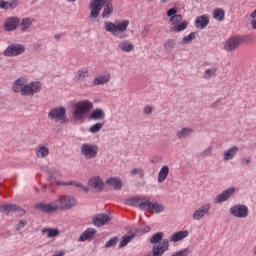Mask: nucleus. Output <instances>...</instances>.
Listing matches in <instances>:
<instances>
[{
	"instance_id": "nucleus-1",
	"label": "nucleus",
	"mask_w": 256,
	"mask_h": 256,
	"mask_svg": "<svg viewBox=\"0 0 256 256\" xmlns=\"http://www.w3.org/2000/svg\"><path fill=\"white\" fill-rule=\"evenodd\" d=\"M75 205H77V200H75V198L70 196H62L60 199L52 203H38L35 205V207L44 213H53L55 211L71 209L72 207H75Z\"/></svg>"
},
{
	"instance_id": "nucleus-2",
	"label": "nucleus",
	"mask_w": 256,
	"mask_h": 256,
	"mask_svg": "<svg viewBox=\"0 0 256 256\" xmlns=\"http://www.w3.org/2000/svg\"><path fill=\"white\" fill-rule=\"evenodd\" d=\"M12 89L14 93H21V95H24L25 97H33L35 93H39V91H41V83H27L25 78H19L12 84Z\"/></svg>"
},
{
	"instance_id": "nucleus-3",
	"label": "nucleus",
	"mask_w": 256,
	"mask_h": 256,
	"mask_svg": "<svg viewBox=\"0 0 256 256\" xmlns=\"http://www.w3.org/2000/svg\"><path fill=\"white\" fill-rule=\"evenodd\" d=\"M89 9L90 19H97L99 17V14L101 13V9H103V19H107L111 15H113V4L111 2L107 3V0H91Z\"/></svg>"
},
{
	"instance_id": "nucleus-4",
	"label": "nucleus",
	"mask_w": 256,
	"mask_h": 256,
	"mask_svg": "<svg viewBox=\"0 0 256 256\" xmlns=\"http://www.w3.org/2000/svg\"><path fill=\"white\" fill-rule=\"evenodd\" d=\"M129 20H123V21H106L104 22V29L107 31V33H111L113 37H119V39H125L127 35L125 33L127 32V29L129 28Z\"/></svg>"
},
{
	"instance_id": "nucleus-5",
	"label": "nucleus",
	"mask_w": 256,
	"mask_h": 256,
	"mask_svg": "<svg viewBox=\"0 0 256 256\" xmlns=\"http://www.w3.org/2000/svg\"><path fill=\"white\" fill-rule=\"evenodd\" d=\"M93 109V102L89 100H80L72 105V115L75 121H79L80 123H83L85 119V115L87 113H91V110Z\"/></svg>"
},
{
	"instance_id": "nucleus-6",
	"label": "nucleus",
	"mask_w": 256,
	"mask_h": 256,
	"mask_svg": "<svg viewBox=\"0 0 256 256\" xmlns=\"http://www.w3.org/2000/svg\"><path fill=\"white\" fill-rule=\"evenodd\" d=\"M167 17H170L169 21L173 25L172 31L174 33H181V31H185L189 26V22L187 20L183 21V16L177 14V8H170L167 11Z\"/></svg>"
},
{
	"instance_id": "nucleus-7",
	"label": "nucleus",
	"mask_w": 256,
	"mask_h": 256,
	"mask_svg": "<svg viewBox=\"0 0 256 256\" xmlns=\"http://www.w3.org/2000/svg\"><path fill=\"white\" fill-rule=\"evenodd\" d=\"M161 239H163V233L158 232L154 234L151 239L150 243H153V255L154 256H162L165 251H169V241L167 239L163 240L162 242Z\"/></svg>"
},
{
	"instance_id": "nucleus-8",
	"label": "nucleus",
	"mask_w": 256,
	"mask_h": 256,
	"mask_svg": "<svg viewBox=\"0 0 256 256\" xmlns=\"http://www.w3.org/2000/svg\"><path fill=\"white\" fill-rule=\"evenodd\" d=\"M99 153V147L95 144L85 143L81 146V154L85 159H95Z\"/></svg>"
},
{
	"instance_id": "nucleus-9",
	"label": "nucleus",
	"mask_w": 256,
	"mask_h": 256,
	"mask_svg": "<svg viewBox=\"0 0 256 256\" xmlns=\"http://www.w3.org/2000/svg\"><path fill=\"white\" fill-rule=\"evenodd\" d=\"M230 215L238 219H246L249 217V207L244 204H235L230 208Z\"/></svg>"
},
{
	"instance_id": "nucleus-10",
	"label": "nucleus",
	"mask_w": 256,
	"mask_h": 256,
	"mask_svg": "<svg viewBox=\"0 0 256 256\" xmlns=\"http://www.w3.org/2000/svg\"><path fill=\"white\" fill-rule=\"evenodd\" d=\"M242 43H245V38L234 36L229 38L224 45V48L226 51H235L239 45H242Z\"/></svg>"
},
{
	"instance_id": "nucleus-11",
	"label": "nucleus",
	"mask_w": 256,
	"mask_h": 256,
	"mask_svg": "<svg viewBox=\"0 0 256 256\" xmlns=\"http://www.w3.org/2000/svg\"><path fill=\"white\" fill-rule=\"evenodd\" d=\"M65 115H67V109L65 107L53 108L48 113L49 119L54 121H65Z\"/></svg>"
},
{
	"instance_id": "nucleus-12",
	"label": "nucleus",
	"mask_w": 256,
	"mask_h": 256,
	"mask_svg": "<svg viewBox=\"0 0 256 256\" xmlns=\"http://www.w3.org/2000/svg\"><path fill=\"white\" fill-rule=\"evenodd\" d=\"M22 53H25V46L21 44L10 45L4 51V55L6 57H16L17 55H22Z\"/></svg>"
},
{
	"instance_id": "nucleus-13",
	"label": "nucleus",
	"mask_w": 256,
	"mask_h": 256,
	"mask_svg": "<svg viewBox=\"0 0 256 256\" xmlns=\"http://www.w3.org/2000/svg\"><path fill=\"white\" fill-rule=\"evenodd\" d=\"M164 209L165 208L162 204H159L157 202H151L149 198H146L144 211H147L148 213H163Z\"/></svg>"
},
{
	"instance_id": "nucleus-14",
	"label": "nucleus",
	"mask_w": 256,
	"mask_h": 256,
	"mask_svg": "<svg viewBox=\"0 0 256 256\" xmlns=\"http://www.w3.org/2000/svg\"><path fill=\"white\" fill-rule=\"evenodd\" d=\"M211 211V203H205L193 213L195 221H201L205 215H209Z\"/></svg>"
},
{
	"instance_id": "nucleus-15",
	"label": "nucleus",
	"mask_w": 256,
	"mask_h": 256,
	"mask_svg": "<svg viewBox=\"0 0 256 256\" xmlns=\"http://www.w3.org/2000/svg\"><path fill=\"white\" fill-rule=\"evenodd\" d=\"M88 185L95 191H102L105 189V182L99 176H93L88 180Z\"/></svg>"
},
{
	"instance_id": "nucleus-16",
	"label": "nucleus",
	"mask_w": 256,
	"mask_h": 256,
	"mask_svg": "<svg viewBox=\"0 0 256 256\" xmlns=\"http://www.w3.org/2000/svg\"><path fill=\"white\" fill-rule=\"evenodd\" d=\"M147 201V197H132L126 201L127 205L130 207H139L142 211L145 209V203Z\"/></svg>"
},
{
	"instance_id": "nucleus-17",
	"label": "nucleus",
	"mask_w": 256,
	"mask_h": 256,
	"mask_svg": "<svg viewBox=\"0 0 256 256\" xmlns=\"http://www.w3.org/2000/svg\"><path fill=\"white\" fill-rule=\"evenodd\" d=\"M235 193V188L230 187L223 191L214 199V203H225L233 194Z\"/></svg>"
},
{
	"instance_id": "nucleus-18",
	"label": "nucleus",
	"mask_w": 256,
	"mask_h": 256,
	"mask_svg": "<svg viewBox=\"0 0 256 256\" xmlns=\"http://www.w3.org/2000/svg\"><path fill=\"white\" fill-rule=\"evenodd\" d=\"M19 27L18 17H9L5 20L4 30L5 31H15Z\"/></svg>"
},
{
	"instance_id": "nucleus-19",
	"label": "nucleus",
	"mask_w": 256,
	"mask_h": 256,
	"mask_svg": "<svg viewBox=\"0 0 256 256\" xmlns=\"http://www.w3.org/2000/svg\"><path fill=\"white\" fill-rule=\"evenodd\" d=\"M109 81H111V73L103 72L94 78L93 85H107Z\"/></svg>"
},
{
	"instance_id": "nucleus-20",
	"label": "nucleus",
	"mask_w": 256,
	"mask_h": 256,
	"mask_svg": "<svg viewBox=\"0 0 256 256\" xmlns=\"http://www.w3.org/2000/svg\"><path fill=\"white\" fill-rule=\"evenodd\" d=\"M13 211H20L22 215H25V210L19 208V206L15 204H3L0 206V212L4 213L5 215H9V213Z\"/></svg>"
},
{
	"instance_id": "nucleus-21",
	"label": "nucleus",
	"mask_w": 256,
	"mask_h": 256,
	"mask_svg": "<svg viewBox=\"0 0 256 256\" xmlns=\"http://www.w3.org/2000/svg\"><path fill=\"white\" fill-rule=\"evenodd\" d=\"M91 121H103L105 119V111L102 108H95L88 115Z\"/></svg>"
},
{
	"instance_id": "nucleus-22",
	"label": "nucleus",
	"mask_w": 256,
	"mask_h": 256,
	"mask_svg": "<svg viewBox=\"0 0 256 256\" xmlns=\"http://www.w3.org/2000/svg\"><path fill=\"white\" fill-rule=\"evenodd\" d=\"M109 221H111V217L107 214H98L93 218V223L96 227H103Z\"/></svg>"
},
{
	"instance_id": "nucleus-23",
	"label": "nucleus",
	"mask_w": 256,
	"mask_h": 256,
	"mask_svg": "<svg viewBox=\"0 0 256 256\" xmlns=\"http://www.w3.org/2000/svg\"><path fill=\"white\" fill-rule=\"evenodd\" d=\"M186 237H189V230H181L172 234L170 241L172 243H178V241H183V239H186Z\"/></svg>"
},
{
	"instance_id": "nucleus-24",
	"label": "nucleus",
	"mask_w": 256,
	"mask_h": 256,
	"mask_svg": "<svg viewBox=\"0 0 256 256\" xmlns=\"http://www.w3.org/2000/svg\"><path fill=\"white\" fill-rule=\"evenodd\" d=\"M209 25V15L198 16L195 20L196 29H205Z\"/></svg>"
},
{
	"instance_id": "nucleus-25",
	"label": "nucleus",
	"mask_w": 256,
	"mask_h": 256,
	"mask_svg": "<svg viewBox=\"0 0 256 256\" xmlns=\"http://www.w3.org/2000/svg\"><path fill=\"white\" fill-rule=\"evenodd\" d=\"M106 185H110V187H113L116 189V191H119V189L123 187V181H121V178L112 177L106 180Z\"/></svg>"
},
{
	"instance_id": "nucleus-26",
	"label": "nucleus",
	"mask_w": 256,
	"mask_h": 256,
	"mask_svg": "<svg viewBox=\"0 0 256 256\" xmlns=\"http://www.w3.org/2000/svg\"><path fill=\"white\" fill-rule=\"evenodd\" d=\"M131 233H132L131 235H125L122 238V241L119 244L120 249H122V247H127V245H129V243H131V241L135 239V234L137 233V230L133 228Z\"/></svg>"
},
{
	"instance_id": "nucleus-27",
	"label": "nucleus",
	"mask_w": 256,
	"mask_h": 256,
	"mask_svg": "<svg viewBox=\"0 0 256 256\" xmlns=\"http://www.w3.org/2000/svg\"><path fill=\"white\" fill-rule=\"evenodd\" d=\"M118 48L124 53H131L135 49V46L129 40H124L119 43Z\"/></svg>"
},
{
	"instance_id": "nucleus-28",
	"label": "nucleus",
	"mask_w": 256,
	"mask_h": 256,
	"mask_svg": "<svg viewBox=\"0 0 256 256\" xmlns=\"http://www.w3.org/2000/svg\"><path fill=\"white\" fill-rule=\"evenodd\" d=\"M239 152V148L237 146H233L232 148L226 150L223 154L224 161H231L237 153Z\"/></svg>"
},
{
	"instance_id": "nucleus-29",
	"label": "nucleus",
	"mask_w": 256,
	"mask_h": 256,
	"mask_svg": "<svg viewBox=\"0 0 256 256\" xmlns=\"http://www.w3.org/2000/svg\"><path fill=\"white\" fill-rule=\"evenodd\" d=\"M169 177V166L164 165L161 167L159 173H158V178L157 182L158 183H164V181Z\"/></svg>"
},
{
	"instance_id": "nucleus-30",
	"label": "nucleus",
	"mask_w": 256,
	"mask_h": 256,
	"mask_svg": "<svg viewBox=\"0 0 256 256\" xmlns=\"http://www.w3.org/2000/svg\"><path fill=\"white\" fill-rule=\"evenodd\" d=\"M95 233H97V230H95V228H88L87 230H85L80 238H79V241L80 242H85L87 241L88 239H91L93 237V235H95Z\"/></svg>"
},
{
	"instance_id": "nucleus-31",
	"label": "nucleus",
	"mask_w": 256,
	"mask_h": 256,
	"mask_svg": "<svg viewBox=\"0 0 256 256\" xmlns=\"http://www.w3.org/2000/svg\"><path fill=\"white\" fill-rule=\"evenodd\" d=\"M57 185H73L77 189H82L83 191H85V193H88V191H89V187L83 186V184H81V182H75V181L59 182L58 181Z\"/></svg>"
},
{
	"instance_id": "nucleus-32",
	"label": "nucleus",
	"mask_w": 256,
	"mask_h": 256,
	"mask_svg": "<svg viewBox=\"0 0 256 256\" xmlns=\"http://www.w3.org/2000/svg\"><path fill=\"white\" fill-rule=\"evenodd\" d=\"M42 233L43 235L46 233V237H48V239L59 237V229L43 228Z\"/></svg>"
},
{
	"instance_id": "nucleus-33",
	"label": "nucleus",
	"mask_w": 256,
	"mask_h": 256,
	"mask_svg": "<svg viewBox=\"0 0 256 256\" xmlns=\"http://www.w3.org/2000/svg\"><path fill=\"white\" fill-rule=\"evenodd\" d=\"M36 155L37 157H47V155H49V147L47 144L38 146Z\"/></svg>"
},
{
	"instance_id": "nucleus-34",
	"label": "nucleus",
	"mask_w": 256,
	"mask_h": 256,
	"mask_svg": "<svg viewBox=\"0 0 256 256\" xmlns=\"http://www.w3.org/2000/svg\"><path fill=\"white\" fill-rule=\"evenodd\" d=\"M193 134V129L192 128H182L177 132V137L178 139H185V137H189V135Z\"/></svg>"
},
{
	"instance_id": "nucleus-35",
	"label": "nucleus",
	"mask_w": 256,
	"mask_h": 256,
	"mask_svg": "<svg viewBox=\"0 0 256 256\" xmlns=\"http://www.w3.org/2000/svg\"><path fill=\"white\" fill-rule=\"evenodd\" d=\"M213 17L216 21H224L225 20V10L222 8H216L213 11Z\"/></svg>"
},
{
	"instance_id": "nucleus-36",
	"label": "nucleus",
	"mask_w": 256,
	"mask_h": 256,
	"mask_svg": "<svg viewBox=\"0 0 256 256\" xmlns=\"http://www.w3.org/2000/svg\"><path fill=\"white\" fill-rule=\"evenodd\" d=\"M15 7H17V0H13L12 2L0 0V9H15Z\"/></svg>"
},
{
	"instance_id": "nucleus-37",
	"label": "nucleus",
	"mask_w": 256,
	"mask_h": 256,
	"mask_svg": "<svg viewBox=\"0 0 256 256\" xmlns=\"http://www.w3.org/2000/svg\"><path fill=\"white\" fill-rule=\"evenodd\" d=\"M32 24H33V20H31V18L22 19V21L20 23L21 31H23V32L28 31L29 27H31Z\"/></svg>"
},
{
	"instance_id": "nucleus-38",
	"label": "nucleus",
	"mask_w": 256,
	"mask_h": 256,
	"mask_svg": "<svg viewBox=\"0 0 256 256\" xmlns=\"http://www.w3.org/2000/svg\"><path fill=\"white\" fill-rule=\"evenodd\" d=\"M129 173L132 177L138 175L139 179H145V170L143 168H133Z\"/></svg>"
},
{
	"instance_id": "nucleus-39",
	"label": "nucleus",
	"mask_w": 256,
	"mask_h": 256,
	"mask_svg": "<svg viewBox=\"0 0 256 256\" xmlns=\"http://www.w3.org/2000/svg\"><path fill=\"white\" fill-rule=\"evenodd\" d=\"M215 75H217V67H212L205 70L203 78L211 79V77H215Z\"/></svg>"
},
{
	"instance_id": "nucleus-40",
	"label": "nucleus",
	"mask_w": 256,
	"mask_h": 256,
	"mask_svg": "<svg viewBox=\"0 0 256 256\" xmlns=\"http://www.w3.org/2000/svg\"><path fill=\"white\" fill-rule=\"evenodd\" d=\"M86 77H89V72L87 70H80L76 74L75 79L76 81H83Z\"/></svg>"
},
{
	"instance_id": "nucleus-41",
	"label": "nucleus",
	"mask_w": 256,
	"mask_h": 256,
	"mask_svg": "<svg viewBox=\"0 0 256 256\" xmlns=\"http://www.w3.org/2000/svg\"><path fill=\"white\" fill-rule=\"evenodd\" d=\"M103 125H105L104 123L98 122L94 125H92L89 128L90 133H99V131H101V129H103Z\"/></svg>"
},
{
	"instance_id": "nucleus-42",
	"label": "nucleus",
	"mask_w": 256,
	"mask_h": 256,
	"mask_svg": "<svg viewBox=\"0 0 256 256\" xmlns=\"http://www.w3.org/2000/svg\"><path fill=\"white\" fill-rule=\"evenodd\" d=\"M195 32H191L189 35L183 37V44L187 45L188 43H191L193 39H195Z\"/></svg>"
},
{
	"instance_id": "nucleus-43",
	"label": "nucleus",
	"mask_w": 256,
	"mask_h": 256,
	"mask_svg": "<svg viewBox=\"0 0 256 256\" xmlns=\"http://www.w3.org/2000/svg\"><path fill=\"white\" fill-rule=\"evenodd\" d=\"M117 241H119V238L113 237L112 239H110L105 243V247L106 248L114 247V245H117Z\"/></svg>"
},
{
	"instance_id": "nucleus-44",
	"label": "nucleus",
	"mask_w": 256,
	"mask_h": 256,
	"mask_svg": "<svg viewBox=\"0 0 256 256\" xmlns=\"http://www.w3.org/2000/svg\"><path fill=\"white\" fill-rule=\"evenodd\" d=\"M175 45H176L175 40L169 39V40H167L166 43L164 44V47H165V49H173V48L175 47Z\"/></svg>"
},
{
	"instance_id": "nucleus-45",
	"label": "nucleus",
	"mask_w": 256,
	"mask_h": 256,
	"mask_svg": "<svg viewBox=\"0 0 256 256\" xmlns=\"http://www.w3.org/2000/svg\"><path fill=\"white\" fill-rule=\"evenodd\" d=\"M213 151V148L208 147L203 152L200 153V157H209Z\"/></svg>"
},
{
	"instance_id": "nucleus-46",
	"label": "nucleus",
	"mask_w": 256,
	"mask_h": 256,
	"mask_svg": "<svg viewBox=\"0 0 256 256\" xmlns=\"http://www.w3.org/2000/svg\"><path fill=\"white\" fill-rule=\"evenodd\" d=\"M25 225H27V221L21 220L19 223L15 226L16 231H21V229H24Z\"/></svg>"
},
{
	"instance_id": "nucleus-47",
	"label": "nucleus",
	"mask_w": 256,
	"mask_h": 256,
	"mask_svg": "<svg viewBox=\"0 0 256 256\" xmlns=\"http://www.w3.org/2000/svg\"><path fill=\"white\" fill-rule=\"evenodd\" d=\"M241 165H249L251 163V157H243L240 159Z\"/></svg>"
},
{
	"instance_id": "nucleus-48",
	"label": "nucleus",
	"mask_w": 256,
	"mask_h": 256,
	"mask_svg": "<svg viewBox=\"0 0 256 256\" xmlns=\"http://www.w3.org/2000/svg\"><path fill=\"white\" fill-rule=\"evenodd\" d=\"M144 113H145V115H151V113H153V107H151V106H146V107L144 108Z\"/></svg>"
},
{
	"instance_id": "nucleus-49",
	"label": "nucleus",
	"mask_w": 256,
	"mask_h": 256,
	"mask_svg": "<svg viewBox=\"0 0 256 256\" xmlns=\"http://www.w3.org/2000/svg\"><path fill=\"white\" fill-rule=\"evenodd\" d=\"M52 256H65V251L64 250L56 251Z\"/></svg>"
},
{
	"instance_id": "nucleus-50",
	"label": "nucleus",
	"mask_w": 256,
	"mask_h": 256,
	"mask_svg": "<svg viewBox=\"0 0 256 256\" xmlns=\"http://www.w3.org/2000/svg\"><path fill=\"white\" fill-rule=\"evenodd\" d=\"M147 35H149V28L145 27L142 30V37H147Z\"/></svg>"
},
{
	"instance_id": "nucleus-51",
	"label": "nucleus",
	"mask_w": 256,
	"mask_h": 256,
	"mask_svg": "<svg viewBox=\"0 0 256 256\" xmlns=\"http://www.w3.org/2000/svg\"><path fill=\"white\" fill-rule=\"evenodd\" d=\"M54 37L56 41H59L60 39H63V37H65V33L56 34Z\"/></svg>"
},
{
	"instance_id": "nucleus-52",
	"label": "nucleus",
	"mask_w": 256,
	"mask_h": 256,
	"mask_svg": "<svg viewBox=\"0 0 256 256\" xmlns=\"http://www.w3.org/2000/svg\"><path fill=\"white\" fill-rule=\"evenodd\" d=\"M250 25L256 31V18L251 20Z\"/></svg>"
},
{
	"instance_id": "nucleus-53",
	"label": "nucleus",
	"mask_w": 256,
	"mask_h": 256,
	"mask_svg": "<svg viewBox=\"0 0 256 256\" xmlns=\"http://www.w3.org/2000/svg\"><path fill=\"white\" fill-rule=\"evenodd\" d=\"M251 19H256V9L250 14Z\"/></svg>"
},
{
	"instance_id": "nucleus-54",
	"label": "nucleus",
	"mask_w": 256,
	"mask_h": 256,
	"mask_svg": "<svg viewBox=\"0 0 256 256\" xmlns=\"http://www.w3.org/2000/svg\"><path fill=\"white\" fill-rule=\"evenodd\" d=\"M149 231H151V227L149 226L144 227L143 233H149Z\"/></svg>"
},
{
	"instance_id": "nucleus-55",
	"label": "nucleus",
	"mask_w": 256,
	"mask_h": 256,
	"mask_svg": "<svg viewBox=\"0 0 256 256\" xmlns=\"http://www.w3.org/2000/svg\"><path fill=\"white\" fill-rule=\"evenodd\" d=\"M221 103V99H218L213 105L212 107H217L218 105H220Z\"/></svg>"
},
{
	"instance_id": "nucleus-56",
	"label": "nucleus",
	"mask_w": 256,
	"mask_h": 256,
	"mask_svg": "<svg viewBox=\"0 0 256 256\" xmlns=\"http://www.w3.org/2000/svg\"><path fill=\"white\" fill-rule=\"evenodd\" d=\"M161 3H169V0H161Z\"/></svg>"
},
{
	"instance_id": "nucleus-57",
	"label": "nucleus",
	"mask_w": 256,
	"mask_h": 256,
	"mask_svg": "<svg viewBox=\"0 0 256 256\" xmlns=\"http://www.w3.org/2000/svg\"><path fill=\"white\" fill-rule=\"evenodd\" d=\"M67 1H69L70 3H75V1L77 0H67Z\"/></svg>"
},
{
	"instance_id": "nucleus-58",
	"label": "nucleus",
	"mask_w": 256,
	"mask_h": 256,
	"mask_svg": "<svg viewBox=\"0 0 256 256\" xmlns=\"http://www.w3.org/2000/svg\"><path fill=\"white\" fill-rule=\"evenodd\" d=\"M148 1L153 2V1H155V0H148Z\"/></svg>"
}]
</instances>
